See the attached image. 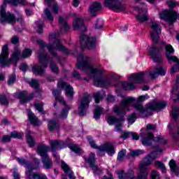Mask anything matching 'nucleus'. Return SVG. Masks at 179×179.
Instances as JSON below:
<instances>
[{"mask_svg":"<svg viewBox=\"0 0 179 179\" xmlns=\"http://www.w3.org/2000/svg\"><path fill=\"white\" fill-rule=\"evenodd\" d=\"M171 115L173 120H177L179 115V107L178 106H172V110L171 111Z\"/></svg>","mask_w":179,"mask_h":179,"instance_id":"f704fd0d","label":"nucleus"},{"mask_svg":"<svg viewBox=\"0 0 179 179\" xmlns=\"http://www.w3.org/2000/svg\"><path fill=\"white\" fill-rule=\"evenodd\" d=\"M162 46L161 48H156V46H152L149 50V55L151 58L155 61V62H162L163 61V57L160 52L163 51V49L165 47V55L170 64L172 62H177V64L175 66H173L171 69V73H176L179 71V60L178 58L176 56H172V54H174V48L170 44L166 45V43L162 42ZM176 83H179V76L176 77Z\"/></svg>","mask_w":179,"mask_h":179,"instance_id":"39448f33","label":"nucleus"},{"mask_svg":"<svg viewBox=\"0 0 179 179\" xmlns=\"http://www.w3.org/2000/svg\"><path fill=\"white\" fill-rule=\"evenodd\" d=\"M147 99H149V96L148 95L141 96L137 100L134 97L129 96L122 100L120 106H115L113 111L117 115H125L127 111H129L131 106H133L135 110L138 111L140 114H145L148 110L160 111V110H163V108H166V106H167V103L159 101L150 103L148 104V108H145L141 103H143Z\"/></svg>","mask_w":179,"mask_h":179,"instance_id":"f03ea898","label":"nucleus"},{"mask_svg":"<svg viewBox=\"0 0 179 179\" xmlns=\"http://www.w3.org/2000/svg\"><path fill=\"white\" fill-rule=\"evenodd\" d=\"M29 85L31 87H34L37 92L38 91L39 86H38V81L36 80H31L29 83Z\"/></svg>","mask_w":179,"mask_h":179,"instance_id":"09e8293b","label":"nucleus"},{"mask_svg":"<svg viewBox=\"0 0 179 179\" xmlns=\"http://www.w3.org/2000/svg\"><path fill=\"white\" fill-rule=\"evenodd\" d=\"M94 99L95 100V103H99L101 99H103V95H101V92H97L94 94Z\"/></svg>","mask_w":179,"mask_h":179,"instance_id":"de8ad7c7","label":"nucleus"},{"mask_svg":"<svg viewBox=\"0 0 179 179\" xmlns=\"http://www.w3.org/2000/svg\"><path fill=\"white\" fill-rule=\"evenodd\" d=\"M154 164L155 167H157L158 169H161V170H162V173H166V166H164V164H163L162 162L155 161L154 162Z\"/></svg>","mask_w":179,"mask_h":179,"instance_id":"79ce46f5","label":"nucleus"},{"mask_svg":"<svg viewBox=\"0 0 179 179\" xmlns=\"http://www.w3.org/2000/svg\"><path fill=\"white\" fill-rule=\"evenodd\" d=\"M69 149L74 153H80V148L76 144H72L69 146Z\"/></svg>","mask_w":179,"mask_h":179,"instance_id":"c03bdc74","label":"nucleus"},{"mask_svg":"<svg viewBox=\"0 0 179 179\" xmlns=\"http://www.w3.org/2000/svg\"><path fill=\"white\" fill-rule=\"evenodd\" d=\"M58 86L59 87H62V89H64L66 92V96L67 97H70V99L73 97L75 92H73V88L72 86H71V85L64 82H61L58 83Z\"/></svg>","mask_w":179,"mask_h":179,"instance_id":"4be33fe9","label":"nucleus"},{"mask_svg":"<svg viewBox=\"0 0 179 179\" xmlns=\"http://www.w3.org/2000/svg\"><path fill=\"white\" fill-rule=\"evenodd\" d=\"M45 15L49 22H52L54 20V17L52 16V14H51V11H50L49 8L45 10Z\"/></svg>","mask_w":179,"mask_h":179,"instance_id":"a18cd8bd","label":"nucleus"},{"mask_svg":"<svg viewBox=\"0 0 179 179\" xmlns=\"http://www.w3.org/2000/svg\"><path fill=\"white\" fill-rule=\"evenodd\" d=\"M152 31L150 33L151 38L154 43H159L160 34L162 33V27L156 21H152L150 24Z\"/></svg>","mask_w":179,"mask_h":179,"instance_id":"4468645a","label":"nucleus"},{"mask_svg":"<svg viewBox=\"0 0 179 179\" xmlns=\"http://www.w3.org/2000/svg\"><path fill=\"white\" fill-rule=\"evenodd\" d=\"M36 31L38 34H42L43 33V24H40L37 25Z\"/></svg>","mask_w":179,"mask_h":179,"instance_id":"0e129e2a","label":"nucleus"},{"mask_svg":"<svg viewBox=\"0 0 179 179\" xmlns=\"http://www.w3.org/2000/svg\"><path fill=\"white\" fill-rule=\"evenodd\" d=\"M13 178L14 179H20V175L19 174V172L17 171V169H13Z\"/></svg>","mask_w":179,"mask_h":179,"instance_id":"052dcab7","label":"nucleus"},{"mask_svg":"<svg viewBox=\"0 0 179 179\" xmlns=\"http://www.w3.org/2000/svg\"><path fill=\"white\" fill-rule=\"evenodd\" d=\"M8 50V44L4 45L0 55V64L3 68L10 65V62H17L20 58H22L20 50L15 49L10 59H9V51Z\"/></svg>","mask_w":179,"mask_h":179,"instance_id":"6e6552de","label":"nucleus"},{"mask_svg":"<svg viewBox=\"0 0 179 179\" xmlns=\"http://www.w3.org/2000/svg\"><path fill=\"white\" fill-rule=\"evenodd\" d=\"M28 118H29L31 124L34 125V127H37V125H39L41 124V122H40V120H38V118L36 117L34 115V113H31V111H29L28 113Z\"/></svg>","mask_w":179,"mask_h":179,"instance_id":"c85d7f7f","label":"nucleus"},{"mask_svg":"<svg viewBox=\"0 0 179 179\" xmlns=\"http://www.w3.org/2000/svg\"><path fill=\"white\" fill-rule=\"evenodd\" d=\"M131 131H127L124 132L122 136H120V138L122 139H127V138H129L131 136Z\"/></svg>","mask_w":179,"mask_h":179,"instance_id":"4d7b16f0","label":"nucleus"},{"mask_svg":"<svg viewBox=\"0 0 179 179\" xmlns=\"http://www.w3.org/2000/svg\"><path fill=\"white\" fill-rule=\"evenodd\" d=\"M167 5L169 8H176L177 6V2L174 1H170L167 2Z\"/></svg>","mask_w":179,"mask_h":179,"instance_id":"680f3d73","label":"nucleus"},{"mask_svg":"<svg viewBox=\"0 0 179 179\" xmlns=\"http://www.w3.org/2000/svg\"><path fill=\"white\" fill-rule=\"evenodd\" d=\"M104 5L115 12H124L127 8V5L120 0H105Z\"/></svg>","mask_w":179,"mask_h":179,"instance_id":"9b49d317","label":"nucleus"},{"mask_svg":"<svg viewBox=\"0 0 179 179\" xmlns=\"http://www.w3.org/2000/svg\"><path fill=\"white\" fill-rule=\"evenodd\" d=\"M131 136L134 141H138L139 139V136H138L136 133L131 132Z\"/></svg>","mask_w":179,"mask_h":179,"instance_id":"338daca9","label":"nucleus"},{"mask_svg":"<svg viewBox=\"0 0 179 179\" xmlns=\"http://www.w3.org/2000/svg\"><path fill=\"white\" fill-rule=\"evenodd\" d=\"M87 141L91 148L93 149H98L100 152H106L109 156H113V155L115 153V150H114V145L111 143H106L99 147L91 136L87 137Z\"/></svg>","mask_w":179,"mask_h":179,"instance_id":"9d476101","label":"nucleus"},{"mask_svg":"<svg viewBox=\"0 0 179 179\" xmlns=\"http://www.w3.org/2000/svg\"><path fill=\"white\" fill-rule=\"evenodd\" d=\"M45 2L48 5L49 7H51V10L53 13H58L59 10V7H58V4L55 3V0H45Z\"/></svg>","mask_w":179,"mask_h":179,"instance_id":"cd10ccee","label":"nucleus"},{"mask_svg":"<svg viewBox=\"0 0 179 179\" xmlns=\"http://www.w3.org/2000/svg\"><path fill=\"white\" fill-rule=\"evenodd\" d=\"M20 69L21 71H22L23 72L26 71V70L27 69V64L23 63L21 64Z\"/></svg>","mask_w":179,"mask_h":179,"instance_id":"69168bd1","label":"nucleus"},{"mask_svg":"<svg viewBox=\"0 0 179 179\" xmlns=\"http://www.w3.org/2000/svg\"><path fill=\"white\" fill-rule=\"evenodd\" d=\"M90 101H92V96L88 94H85L78 107V113L80 117L86 115V111H87V109L89 108Z\"/></svg>","mask_w":179,"mask_h":179,"instance_id":"ddd939ff","label":"nucleus"},{"mask_svg":"<svg viewBox=\"0 0 179 179\" xmlns=\"http://www.w3.org/2000/svg\"><path fill=\"white\" fill-rule=\"evenodd\" d=\"M83 20L82 18L77 17L73 23V27L74 30H78V29H80V27H83Z\"/></svg>","mask_w":179,"mask_h":179,"instance_id":"2f4dec72","label":"nucleus"},{"mask_svg":"<svg viewBox=\"0 0 179 179\" xmlns=\"http://www.w3.org/2000/svg\"><path fill=\"white\" fill-rule=\"evenodd\" d=\"M90 61V58L87 56H84L83 53H80L78 57L77 68L92 75V76L94 77V85L96 87L113 86L111 80L103 78V72L101 70L94 68L93 65L89 63Z\"/></svg>","mask_w":179,"mask_h":179,"instance_id":"7ed1b4c3","label":"nucleus"},{"mask_svg":"<svg viewBox=\"0 0 179 179\" xmlns=\"http://www.w3.org/2000/svg\"><path fill=\"white\" fill-rule=\"evenodd\" d=\"M48 179L47 176H45V175H41L38 173H33V171H31V176L30 178L28 177L29 179Z\"/></svg>","mask_w":179,"mask_h":179,"instance_id":"e433bc0d","label":"nucleus"},{"mask_svg":"<svg viewBox=\"0 0 179 179\" xmlns=\"http://www.w3.org/2000/svg\"><path fill=\"white\" fill-rule=\"evenodd\" d=\"M145 73H139L136 74H131L128 77V80L132 83H143L145 82L144 79L146 78Z\"/></svg>","mask_w":179,"mask_h":179,"instance_id":"aec40b11","label":"nucleus"},{"mask_svg":"<svg viewBox=\"0 0 179 179\" xmlns=\"http://www.w3.org/2000/svg\"><path fill=\"white\" fill-rule=\"evenodd\" d=\"M122 87L125 90H134L135 89V85L133 83H129L128 82H122L121 83Z\"/></svg>","mask_w":179,"mask_h":179,"instance_id":"c9c22d12","label":"nucleus"},{"mask_svg":"<svg viewBox=\"0 0 179 179\" xmlns=\"http://www.w3.org/2000/svg\"><path fill=\"white\" fill-rule=\"evenodd\" d=\"M146 128L145 132L140 134L142 138V144L144 146H150L153 142L162 143V145L167 143V141L163 136L153 138V134L148 131V129H156V125L148 124Z\"/></svg>","mask_w":179,"mask_h":179,"instance_id":"0eeeda50","label":"nucleus"},{"mask_svg":"<svg viewBox=\"0 0 179 179\" xmlns=\"http://www.w3.org/2000/svg\"><path fill=\"white\" fill-rule=\"evenodd\" d=\"M52 94L55 96V99L57 101H59L62 103V104H65V101L64 100V98L61 96V90H54L52 91Z\"/></svg>","mask_w":179,"mask_h":179,"instance_id":"7c9ffc66","label":"nucleus"},{"mask_svg":"<svg viewBox=\"0 0 179 179\" xmlns=\"http://www.w3.org/2000/svg\"><path fill=\"white\" fill-rule=\"evenodd\" d=\"M104 26V22L102 20H97L95 23V29H102Z\"/></svg>","mask_w":179,"mask_h":179,"instance_id":"864d4df0","label":"nucleus"},{"mask_svg":"<svg viewBox=\"0 0 179 179\" xmlns=\"http://www.w3.org/2000/svg\"><path fill=\"white\" fill-rule=\"evenodd\" d=\"M31 55V50L25 49L22 53V58H29Z\"/></svg>","mask_w":179,"mask_h":179,"instance_id":"8fccbe9b","label":"nucleus"},{"mask_svg":"<svg viewBox=\"0 0 179 179\" xmlns=\"http://www.w3.org/2000/svg\"><path fill=\"white\" fill-rule=\"evenodd\" d=\"M14 97L15 99H20L21 104H24L27 101H30L34 97V94L31 93L30 95H27V91H22L15 94Z\"/></svg>","mask_w":179,"mask_h":179,"instance_id":"a211bd4d","label":"nucleus"},{"mask_svg":"<svg viewBox=\"0 0 179 179\" xmlns=\"http://www.w3.org/2000/svg\"><path fill=\"white\" fill-rule=\"evenodd\" d=\"M10 42L12 44H17L19 43V36H13L10 39Z\"/></svg>","mask_w":179,"mask_h":179,"instance_id":"bf43d9fd","label":"nucleus"},{"mask_svg":"<svg viewBox=\"0 0 179 179\" xmlns=\"http://www.w3.org/2000/svg\"><path fill=\"white\" fill-rule=\"evenodd\" d=\"M34 106L36 108V110L41 113V114H45V111H44V104L43 103H35Z\"/></svg>","mask_w":179,"mask_h":179,"instance_id":"58836bf2","label":"nucleus"},{"mask_svg":"<svg viewBox=\"0 0 179 179\" xmlns=\"http://www.w3.org/2000/svg\"><path fill=\"white\" fill-rule=\"evenodd\" d=\"M50 150V146L45 144H40L38 145L37 153L41 157L44 169L50 170L52 167V159L50 158L47 153Z\"/></svg>","mask_w":179,"mask_h":179,"instance_id":"1a4fd4ad","label":"nucleus"},{"mask_svg":"<svg viewBox=\"0 0 179 179\" xmlns=\"http://www.w3.org/2000/svg\"><path fill=\"white\" fill-rule=\"evenodd\" d=\"M150 177L152 179H160V173L156 170H152L151 171Z\"/></svg>","mask_w":179,"mask_h":179,"instance_id":"3c124183","label":"nucleus"},{"mask_svg":"<svg viewBox=\"0 0 179 179\" xmlns=\"http://www.w3.org/2000/svg\"><path fill=\"white\" fill-rule=\"evenodd\" d=\"M26 139L29 148L34 147V145H36V141L30 136V134L26 135Z\"/></svg>","mask_w":179,"mask_h":179,"instance_id":"4c0bfd02","label":"nucleus"},{"mask_svg":"<svg viewBox=\"0 0 179 179\" xmlns=\"http://www.w3.org/2000/svg\"><path fill=\"white\" fill-rule=\"evenodd\" d=\"M59 26L62 32L68 31L71 27L68 25V22L62 17H59Z\"/></svg>","mask_w":179,"mask_h":179,"instance_id":"a878e982","label":"nucleus"},{"mask_svg":"<svg viewBox=\"0 0 179 179\" xmlns=\"http://www.w3.org/2000/svg\"><path fill=\"white\" fill-rule=\"evenodd\" d=\"M17 161L20 164H21V166H24V167H27L28 170L26 172V174L27 177L30 178L32 170H36L37 167H33L30 162L26 161V159L23 158H17Z\"/></svg>","mask_w":179,"mask_h":179,"instance_id":"412c9836","label":"nucleus"},{"mask_svg":"<svg viewBox=\"0 0 179 179\" xmlns=\"http://www.w3.org/2000/svg\"><path fill=\"white\" fill-rule=\"evenodd\" d=\"M11 138L12 137L10 136H3L1 139V142H3V143H6L7 142H10Z\"/></svg>","mask_w":179,"mask_h":179,"instance_id":"13d9d810","label":"nucleus"},{"mask_svg":"<svg viewBox=\"0 0 179 179\" xmlns=\"http://www.w3.org/2000/svg\"><path fill=\"white\" fill-rule=\"evenodd\" d=\"M106 121L109 125H114L115 124H119L121 121H124V120L122 118L117 119V117L113 115H108Z\"/></svg>","mask_w":179,"mask_h":179,"instance_id":"c756f323","label":"nucleus"},{"mask_svg":"<svg viewBox=\"0 0 179 179\" xmlns=\"http://www.w3.org/2000/svg\"><path fill=\"white\" fill-rule=\"evenodd\" d=\"M48 128L49 131L52 132V131H58L59 129V123L55 120H48Z\"/></svg>","mask_w":179,"mask_h":179,"instance_id":"bb28decb","label":"nucleus"},{"mask_svg":"<svg viewBox=\"0 0 179 179\" xmlns=\"http://www.w3.org/2000/svg\"><path fill=\"white\" fill-rule=\"evenodd\" d=\"M106 100L107 101H108V103H113V101H115V99L114 98V96L110 94L108 95Z\"/></svg>","mask_w":179,"mask_h":179,"instance_id":"e2e57ef3","label":"nucleus"},{"mask_svg":"<svg viewBox=\"0 0 179 179\" xmlns=\"http://www.w3.org/2000/svg\"><path fill=\"white\" fill-rule=\"evenodd\" d=\"M169 166L171 171H173V173H175L176 176H178V173H179L178 166H177V163L176 162V161H174V159H171L169 162Z\"/></svg>","mask_w":179,"mask_h":179,"instance_id":"72a5a7b5","label":"nucleus"},{"mask_svg":"<svg viewBox=\"0 0 179 179\" xmlns=\"http://www.w3.org/2000/svg\"><path fill=\"white\" fill-rule=\"evenodd\" d=\"M160 19L162 20H166L171 23H174L177 19L179 20V14L173 10H165L159 14Z\"/></svg>","mask_w":179,"mask_h":179,"instance_id":"f8f14e48","label":"nucleus"},{"mask_svg":"<svg viewBox=\"0 0 179 179\" xmlns=\"http://www.w3.org/2000/svg\"><path fill=\"white\" fill-rule=\"evenodd\" d=\"M125 156H127V150H122L120 151L117 154L118 162H124Z\"/></svg>","mask_w":179,"mask_h":179,"instance_id":"ea45409f","label":"nucleus"},{"mask_svg":"<svg viewBox=\"0 0 179 179\" xmlns=\"http://www.w3.org/2000/svg\"><path fill=\"white\" fill-rule=\"evenodd\" d=\"M130 155L133 157H135L136 156H139L141 155H143V150H133L130 152Z\"/></svg>","mask_w":179,"mask_h":179,"instance_id":"603ef678","label":"nucleus"},{"mask_svg":"<svg viewBox=\"0 0 179 179\" xmlns=\"http://www.w3.org/2000/svg\"><path fill=\"white\" fill-rule=\"evenodd\" d=\"M80 44L83 48H94L96 39L92 37H89L84 34H81L80 36Z\"/></svg>","mask_w":179,"mask_h":179,"instance_id":"2eb2a0df","label":"nucleus"},{"mask_svg":"<svg viewBox=\"0 0 179 179\" xmlns=\"http://www.w3.org/2000/svg\"><path fill=\"white\" fill-rule=\"evenodd\" d=\"M11 138H17V139H22L23 136H24V134L22 132L19 133L17 131H13L10 134Z\"/></svg>","mask_w":179,"mask_h":179,"instance_id":"37998d69","label":"nucleus"},{"mask_svg":"<svg viewBox=\"0 0 179 179\" xmlns=\"http://www.w3.org/2000/svg\"><path fill=\"white\" fill-rule=\"evenodd\" d=\"M158 152L162 153V150L159 149L155 152H151L143 159L140 164L137 176H134L135 173L133 170H129L127 173H125V172L122 170L117 172L119 179H148V176H149L148 166H150L152 162L159 157Z\"/></svg>","mask_w":179,"mask_h":179,"instance_id":"20e7f679","label":"nucleus"},{"mask_svg":"<svg viewBox=\"0 0 179 179\" xmlns=\"http://www.w3.org/2000/svg\"><path fill=\"white\" fill-rule=\"evenodd\" d=\"M49 144L50 145L49 150H52V152L61 150V149H65V148L68 147L67 141H62L59 140H50Z\"/></svg>","mask_w":179,"mask_h":179,"instance_id":"dca6fc26","label":"nucleus"},{"mask_svg":"<svg viewBox=\"0 0 179 179\" xmlns=\"http://www.w3.org/2000/svg\"><path fill=\"white\" fill-rule=\"evenodd\" d=\"M0 103L3 104V106H8L9 104L6 96L0 95Z\"/></svg>","mask_w":179,"mask_h":179,"instance_id":"5fc2aeb1","label":"nucleus"},{"mask_svg":"<svg viewBox=\"0 0 179 179\" xmlns=\"http://www.w3.org/2000/svg\"><path fill=\"white\" fill-rule=\"evenodd\" d=\"M39 44L40 51L38 53L40 65H35L32 67V71L36 75H43L44 70L48 66V62L50 63V68L54 73H58V66L52 61L53 58H55L57 62H61V57L57 55V51H60L63 54L66 55H75V52L72 50H68L62 43L59 39H57L53 44L45 45L42 40H38L36 41Z\"/></svg>","mask_w":179,"mask_h":179,"instance_id":"f257e3e1","label":"nucleus"},{"mask_svg":"<svg viewBox=\"0 0 179 179\" xmlns=\"http://www.w3.org/2000/svg\"><path fill=\"white\" fill-rule=\"evenodd\" d=\"M10 3L13 6H17L20 3H24V0H4L3 5L1 6L0 15H1V23L3 22H8L9 24H13L16 22V18L13 14L5 11V8H6V4ZM22 16L20 15V18L17 19V21L22 20Z\"/></svg>","mask_w":179,"mask_h":179,"instance_id":"423d86ee","label":"nucleus"},{"mask_svg":"<svg viewBox=\"0 0 179 179\" xmlns=\"http://www.w3.org/2000/svg\"><path fill=\"white\" fill-rule=\"evenodd\" d=\"M15 80H16V76L14 74H12L9 76L8 81V85H13V83H15Z\"/></svg>","mask_w":179,"mask_h":179,"instance_id":"6e6d98bb","label":"nucleus"},{"mask_svg":"<svg viewBox=\"0 0 179 179\" xmlns=\"http://www.w3.org/2000/svg\"><path fill=\"white\" fill-rule=\"evenodd\" d=\"M159 75L161 76H164V75H166V69H164V67L157 66L155 69V71H150V76L152 79H156Z\"/></svg>","mask_w":179,"mask_h":179,"instance_id":"b1692460","label":"nucleus"},{"mask_svg":"<svg viewBox=\"0 0 179 179\" xmlns=\"http://www.w3.org/2000/svg\"><path fill=\"white\" fill-rule=\"evenodd\" d=\"M101 113H103V108H96L94 113V118H95V120H99L100 118V116L101 115Z\"/></svg>","mask_w":179,"mask_h":179,"instance_id":"a19ab883","label":"nucleus"},{"mask_svg":"<svg viewBox=\"0 0 179 179\" xmlns=\"http://www.w3.org/2000/svg\"><path fill=\"white\" fill-rule=\"evenodd\" d=\"M62 169L64 171L65 174H67L70 179H75V176H73V172L69 168V166L65 163V162L62 161Z\"/></svg>","mask_w":179,"mask_h":179,"instance_id":"393cba45","label":"nucleus"},{"mask_svg":"<svg viewBox=\"0 0 179 179\" xmlns=\"http://www.w3.org/2000/svg\"><path fill=\"white\" fill-rule=\"evenodd\" d=\"M127 121L130 125H132V124L136 121V114L132 113L131 115H129Z\"/></svg>","mask_w":179,"mask_h":179,"instance_id":"49530a36","label":"nucleus"},{"mask_svg":"<svg viewBox=\"0 0 179 179\" xmlns=\"http://www.w3.org/2000/svg\"><path fill=\"white\" fill-rule=\"evenodd\" d=\"M101 9V3L99 1H95L90 6L89 13L91 16H96L99 10Z\"/></svg>","mask_w":179,"mask_h":179,"instance_id":"5701e85b","label":"nucleus"},{"mask_svg":"<svg viewBox=\"0 0 179 179\" xmlns=\"http://www.w3.org/2000/svg\"><path fill=\"white\" fill-rule=\"evenodd\" d=\"M73 77L76 79H80V74H79L76 71L73 73Z\"/></svg>","mask_w":179,"mask_h":179,"instance_id":"774afa93","label":"nucleus"},{"mask_svg":"<svg viewBox=\"0 0 179 179\" xmlns=\"http://www.w3.org/2000/svg\"><path fill=\"white\" fill-rule=\"evenodd\" d=\"M85 162L88 163L90 167L92 168V170L94 171V174H101L102 171L96 165V155L91 152L88 159H85Z\"/></svg>","mask_w":179,"mask_h":179,"instance_id":"f3484780","label":"nucleus"},{"mask_svg":"<svg viewBox=\"0 0 179 179\" xmlns=\"http://www.w3.org/2000/svg\"><path fill=\"white\" fill-rule=\"evenodd\" d=\"M135 10H138L139 13L136 16V20L139 23H143L144 22H148L149 20V17L148 15V10L146 8H139V7H134Z\"/></svg>","mask_w":179,"mask_h":179,"instance_id":"6ab92c4d","label":"nucleus"},{"mask_svg":"<svg viewBox=\"0 0 179 179\" xmlns=\"http://www.w3.org/2000/svg\"><path fill=\"white\" fill-rule=\"evenodd\" d=\"M69 110H71L70 106H66L60 113V114L57 116L60 120H65L68 117V114L69 113Z\"/></svg>","mask_w":179,"mask_h":179,"instance_id":"473e14b6","label":"nucleus"}]
</instances>
